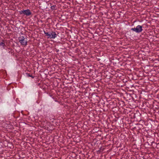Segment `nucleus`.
<instances>
[{
	"label": "nucleus",
	"mask_w": 159,
	"mask_h": 159,
	"mask_svg": "<svg viewBox=\"0 0 159 159\" xmlns=\"http://www.w3.org/2000/svg\"><path fill=\"white\" fill-rule=\"evenodd\" d=\"M44 33L46 36H47V38L50 39H54L57 37V34L55 32L52 31L50 33L44 31Z\"/></svg>",
	"instance_id": "nucleus-1"
},
{
	"label": "nucleus",
	"mask_w": 159,
	"mask_h": 159,
	"mask_svg": "<svg viewBox=\"0 0 159 159\" xmlns=\"http://www.w3.org/2000/svg\"><path fill=\"white\" fill-rule=\"evenodd\" d=\"M20 43L22 45L26 46L27 45V41L26 39L23 36H20L18 38Z\"/></svg>",
	"instance_id": "nucleus-2"
},
{
	"label": "nucleus",
	"mask_w": 159,
	"mask_h": 159,
	"mask_svg": "<svg viewBox=\"0 0 159 159\" xmlns=\"http://www.w3.org/2000/svg\"><path fill=\"white\" fill-rule=\"evenodd\" d=\"M143 27L141 25H138L136 28H132L131 30L136 33H139L141 32L143 30Z\"/></svg>",
	"instance_id": "nucleus-3"
},
{
	"label": "nucleus",
	"mask_w": 159,
	"mask_h": 159,
	"mask_svg": "<svg viewBox=\"0 0 159 159\" xmlns=\"http://www.w3.org/2000/svg\"><path fill=\"white\" fill-rule=\"evenodd\" d=\"M19 13L20 15H22L24 16L26 15L27 16H29L31 15L32 14L30 11L29 9L21 10L19 11Z\"/></svg>",
	"instance_id": "nucleus-4"
},
{
	"label": "nucleus",
	"mask_w": 159,
	"mask_h": 159,
	"mask_svg": "<svg viewBox=\"0 0 159 159\" xmlns=\"http://www.w3.org/2000/svg\"><path fill=\"white\" fill-rule=\"evenodd\" d=\"M5 46V44L4 41H3L2 42L0 43V46H1L4 48Z\"/></svg>",
	"instance_id": "nucleus-5"
},
{
	"label": "nucleus",
	"mask_w": 159,
	"mask_h": 159,
	"mask_svg": "<svg viewBox=\"0 0 159 159\" xmlns=\"http://www.w3.org/2000/svg\"><path fill=\"white\" fill-rule=\"evenodd\" d=\"M26 74L27 76L30 77L32 78H34V76H33L32 75L30 74H29V73H26Z\"/></svg>",
	"instance_id": "nucleus-6"
},
{
	"label": "nucleus",
	"mask_w": 159,
	"mask_h": 159,
	"mask_svg": "<svg viewBox=\"0 0 159 159\" xmlns=\"http://www.w3.org/2000/svg\"><path fill=\"white\" fill-rule=\"evenodd\" d=\"M56 7V5H53L51 6V8L52 10H54L55 9V8Z\"/></svg>",
	"instance_id": "nucleus-7"
}]
</instances>
